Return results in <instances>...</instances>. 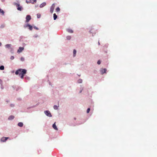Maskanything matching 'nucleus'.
Wrapping results in <instances>:
<instances>
[{"instance_id":"obj_35","label":"nucleus","mask_w":157,"mask_h":157,"mask_svg":"<svg viewBox=\"0 0 157 157\" xmlns=\"http://www.w3.org/2000/svg\"><path fill=\"white\" fill-rule=\"evenodd\" d=\"M34 2H36V0H33Z\"/></svg>"},{"instance_id":"obj_37","label":"nucleus","mask_w":157,"mask_h":157,"mask_svg":"<svg viewBox=\"0 0 157 157\" xmlns=\"http://www.w3.org/2000/svg\"><path fill=\"white\" fill-rule=\"evenodd\" d=\"M26 2L28 3V1L27 0L26 1Z\"/></svg>"},{"instance_id":"obj_7","label":"nucleus","mask_w":157,"mask_h":157,"mask_svg":"<svg viewBox=\"0 0 157 157\" xmlns=\"http://www.w3.org/2000/svg\"><path fill=\"white\" fill-rule=\"evenodd\" d=\"M17 9L18 10L21 11L22 9V7L20 6L19 4H17Z\"/></svg>"},{"instance_id":"obj_18","label":"nucleus","mask_w":157,"mask_h":157,"mask_svg":"<svg viewBox=\"0 0 157 157\" xmlns=\"http://www.w3.org/2000/svg\"><path fill=\"white\" fill-rule=\"evenodd\" d=\"M59 107V105L57 106L56 105H55L53 106L54 109H58Z\"/></svg>"},{"instance_id":"obj_33","label":"nucleus","mask_w":157,"mask_h":157,"mask_svg":"<svg viewBox=\"0 0 157 157\" xmlns=\"http://www.w3.org/2000/svg\"><path fill=\"white\" fill-rule=\"evenodd\" d=\"M34 28L35 29H37V30H38V28H37V27H34Z\"/></svg>"},{"instance_id":"obj_36","label":"nucleus","mask_w":157,"mask_h":157,"mask_svg":"<svg viewBox=\"0 0 157 157\" xmlns=\"http://www.w3.org/2000/svg\"><path fill=\"white\" fill-rule=\"evenodd\" d=\"M2 45V43L0 42V46Z\"/></svg>"},{"instance_id":"obj_15","label":"nucleus","mask_w":157,"mask_h":157,"mask_svg":"<svg viewBox=\"0 0 157 157\" xmlns=\"http://www.w3.org/2000/svg\"><path fill=\"white\" fill-rule=\"evenodd\" d=\"M67 31L68 32H69V33H72L73 32V31L72 29H67Z\"/></svg>"},{"instance_id":"obj_26","label":"nucleus","mask_w":157,"mask_h":157,"mask_svg":"<svg viewBox=\"0 0 157 157\" xmlns=\"http://www.w3.org/2000/svg\"><path fill=\"white\" fill-rule=\"evenodd\" d=\"M90 110V108H89L87 109V113H88L89 112Z\"/></svg>"},{"instance_id":"obj_24","label":"nucleus","mask_w":157,"mask_h":157,"mask_svg":"<svg viewBox=\"0 0 157 157\" xmlns=\"http://www.w3.org/2000/svg\"><path fill=\"white\" fill-rule=\"evenodd\" d=\"M37 17L38 18H40V17L41 15L40 13H38L37 14Z\"/></svg>"},{"instance_id":"obj_27","label":"nucleus","mask_w":157,"mask_h":157,"mask_svg":"<svg viewBox=\"0 0 157 157\" xmlns=\"http://www.w3.org/2000/svg\"><path fill=\"white\" fill-rule=\"evenodd\" d=\"M33 37L35 38H36L38 36L37 34H35L33 36Z\"/></svg>"},{"instance_id":"obj_29","label":"nucleus","mask_w":157,"mask_h":157,"mask_svg":"<svg viewBox=\"0 0 157 157\" xmlns=\"http://www.w3.org/2000/svg\"><path fill=\"white\" fill-rule=\"evenodd\" d=\"M21 60L22 61H24V58H23V57H21Z\"/></svg>"},{"instance_id":"obj_4","label":"nucleus","mask_w":157,"mask_h":157,"mask_svg":"<svg viewBox=\"0 0 157 157\" xmlns=\"http://www.w3.org/2000/svg\"><path fill=\"white\" fill-rule=\"evenodd\" d=\"M54 7L55 6L54 4H52V6L50 8V12L51 13H52L53 12V10L54 9Z\"/></svg>"},{"instance_id":"obj_6","label":"nucleus","mask_w":157,"mask_h":157,"mask_svg":"<svg viewBox=\"0 0 157 157\" xmlns=\"http://www.w3.org/2000/svg\"><path fill=\"white\" fill-rule=\"evenodd\" d=\"M8 137H2L1 140V141L2 142H5L8 139Z\"/></svg>"},{"instance_id":"obj_19","label":"nucleus","mask_w":157,"mask_h":157,"mask_svg":"<svg viewBox=\"0 0 157 157\" xmlns=\"http://www.w3.org/2000/svg\"><path fill=\"white\" fill-rule=\"evenodd\" d=\"M76 52V50L75 49H74L73 50V56L74 57L75 56Z\"/></svg>"},{"instance_id":"obj_14","label":"nucleus","mask_w":157,"mask_h":157,"mask_svg":"<svg viewBox=\"0 0 157 157\" xmlns=\"http://www.w3.org/2000/svg\"><path fill=\"white\" fill-rule=\"evenodd\" d=\"M23 124L22 123V122H19L18 124V125L20 127H22L23 126Z\"/></svg>"},{"instance_id":"obj_5","label":"nucleus","mask_w":157,"mask_h":157,"mask_svg":"<svg viewBox=\"0 0 157 157\" xmlns=\"http://www.w3.org/2000/svg\"><path fill=\"white\" fill-rule=\"evenodd\" d=\"M31 19V17L29 15H27L26 17V22H28Z\"/></svg>"},{"instance_id":"obj_22","label":"nucleus","mask_w":157,"mask_h":157,"mask_svg":"<svg viewBox=\"0 0 157 157\" xmlns=\"http://www.w3.org/2000/svg\"><path fill=\"white\" fill-rule=\"evenodd\" d=\"M56 12H58L60 10V8L59 7H57L56 9Z\"/></svg>"},{"instance_id":"obj_38","label":"nucleus","mask_w":157,"mask_h":157,"mask_svg":"<svg viewBox=\"0 0 157 157\" xmlns=\"http://www.w3.org/2000/svg\"><path fill=\"white\" fill-rule=\"evenodd\" d=\"M82 90H81V91H80V93H81L82 92Z\"/></svg>"},{"instance_id":"obj_3","label":"nucleus","mask_w":157,"mask_h":157,"mask_svg":"<svg viewBox=\"0 0 157 157\" xmlns=\"http://www.w3.org/2000/svg\"><path fill=\"white\" fill-rule=\"evenodd\" d=\"M44 113L47 116L49 117H51L52 116V115L50 113V112L48 111H44Z\"/></svg>"},{"instance_id":"obj_16","label":"nucleus","mask_w":157,"mask_h":157,"mask_svg":"<svg viewBox=\"0 0 157 157\" xmlns=\"http://www.w3.org/2000/svg\"><path fill=\"white\" fill-rule=\"evenodd\" d=\"M11 46V44H7L5 45V47L6 48H10Z\"/></svg>"},{"instance_id":"obj_28","label":"nucleus","mask_w":157,"mask_h":157,"mask_svg":"<svg viewBox=\"0 0 157 157\" xmlns=\"http://www.w3.org/2000/svg\"><path fill=\"white\" fill-rule=\"evenodd\" d=\"M5 25H2L1 26V28H4L5 27Z\"/></svg>"},{"instance_id":"obj_10","label":"nucleus","mask_w":157,"mask_h":157,"mask_svg":"<svg viewBox=\"0 0 157 157\" xmlns=\"http://www.w3.org/2000/svg\"><path fill=\"white\" fill-rule=\"evenodd\" d=\"M28 27L29 29L30 30H32L33 29L32 26L31 25H30L28 24L27 25H26L25 26V27Z\"/></svg>"},{"instance_id":"obj_32","label":"nucleus","mask_w":157,"mask_h":157,"mask_svg":"<svg viewBox=\"0 0 157 157\" xmlns=\"http://www.w3.org/2000/svg\"><path fill=\"white\" fill-rule=\"evenodd\" d=\"M10 106L11 107H13L14 106V105L13 104H11L10 105Z\"/></svg>"},{"instance_id":"obj_25","label":"nucleus","mask_w":157,"mask_h":157,"mask_svg":"<svg viewBox=\"0 0 157 157\" xmlns=\"http://www.w3.org/2000/svg\"><path fill=\"white\" fill-rule=\"evenodd\" d=\"M71 38V36H68L67 37V40H69Z\"/></svg>"},{"instance_id":"obj_11","label":"nucleus","mask_w":157,"mask_h":157,"mask_svg":"<svg viewBox=\"0 0 157 157\" xmlns=\"http://www.w3.org/2000/svg\"><path fill=\"white\" fill-rule=\"evenodd\" d=\"M56 122H55L52 125V127L53 128L55 129V130H58V128H57L56 124Z\"/></svg>"},{"instance_id":"obj_12","label":"nucleus","mask_w":157,"mask_h":157,"mask_svg":"<svg viewBox=\"0 0 157 157\" xmlns=\"http://www.w3.org/2000/svg\"><path fill=\"white\" fill-rule=\"evenodd\" d=\"M46 5V3L45 2H44L41 4L40 6V8H42L44 6H45Z\"/></svg>"},{"instance_id":"obj_23","label":"nucleus","mask_w":157,"mask_h":157,"mask_svg":"<svg viewBox=\"0 0 157 157\" xmlns=\"http://www.w3.org/2000/svg\"><path fill=\"white\" fill-rule=\"evenodd\" d=\"M4 69V67L3 66H1L0 67V69L1 70H3Z\"/></svg>"},{"instance_id":"obj_30","label":"nucleus","mask_w":157,"mask_h":157,"mask_svg":"<svg viewBox=\"0 0 157 157\" xmlns=\"http://www.w3.org/2000/svg\"><path fill=\"white\" fill-rule=\"evenodd\" d=\"M14 59V57L13 56H11L10 57V59H11V60H13V59Z\"/></svg>"},{"instance_id":"obj_2","label":"nucleus","mask_w":157,"mask_h":157,"mask_svg":"<svg viewBox=\"0 0 157 157\" xmlns=\"http://www.w3.org/2000/svg\"><path fill=\"white\" fill-rule=\"evenodd\" d=\"M26 73V70H23L22 71V74H21L20 76L21 78L23 79L24 78V75Z\"/></svg>"},{"instance_id":"obj_39","label":"nucleus","mask_w":157,"mask_h":157,"mask_svg":"<svg viewBox=\"0 0 157 157\" xmlns=\"http://www.w3.org/2000/svg\"><path fill=\"white\" fill-rule=\"evenodd\" d=\"M4 1V0H2V2H3Z\"/></svg>"},{"instance_id":"obj_34","label":"nucleus","mask_w":157,"mask_h":157,"mask_svg":"<svg viewBox=\"0 0 157 157\" xmlns=\"http://www.w3.org/2000/svg\"><path fill=\"white\" fill-rule=\"evenodd\" d=\"M2 80L0 79V83L2 84Z\"/></svg>"},{"instance_id":"obj_9","label":"nucleus","mask_w":157,"mask_h":157,"mask_svg":"<svg viewBox=\"0 0 157 157\" xmlns=\"http://www.w3.org/2000/svg\"><path fill=\"white\" fill-rule=\"evenodd\" d=\"M106 71V69H101V73L102 74L105 73Z\"/></svg>"},{"instance_id":"obj_13","label":"nucleus","mask_w":157,"mask_h":157,"mask_svg":"<svg viewBox=\"0 0 157 157\" xmlns=\"http://www.w3.org/2000/svg\"><path fill=\"white\" fill-rule=\"evenodd\" d=\"M14 117L13 115H11L8 118V120H12L14 119Z\"/></svg>"},{"instance_id":"obj_31","label":"nucleus","mask_w":157,"mask_h":157,"mask_svg":"<svg viewBox=\"0 0 157 157\" xmlns=\"http://www.w3.org/2000/svg\"><path fill=\"white\" fill-rule=\"evenodd\" d=\"M98 64H100L101 63V61L100 60H98L97 62Z\"/></svg>"},{"instance_id":"obj_1","label":"nucleus","mask_w":157,"mask_h":157,"mask_svg":"<svg viewBox=\"0 0 157 157\" xmlns=\"http://www.w3.org/2000/svg\"><path fill=\"white\" fill-rule=\"evenodd\" d=\"M23 70L25 69H20L16 71L15 74L17 75L19 74V75L20 76L21 74H22V71Z\"/></svg>"},{"instance_id":"obj_20","label":"nucleus","mask_w":157,"mask_h":157,"mask_svg":"<svg viewBox=\"0 0 157 157\" xmlns=\"http://www.w3.org/2000/svg\"><path fill=\"white\" fill-rule=\"evenodd\" d=\"M0 13H2V14L3 15L4 14V11L2 10L1 9H0Z\"/></svg>"},{"instance_id":"obj_17","label":"nucleus","mask_w":157,"mask_h":157,"mask_svg":"<svg viewBox=\"0 0 157 157\" xmlns=\"http://www.w3.org/2000/svg\"><path fill=\"white\" fill-rule=\"evenodd\" d=\"M57 17V15H56V13L53 14V17L54 20H56Z\"/></svg>"},{"instance_id":"obj_8","label":"nucleus","mask_w":157,"mask_h":157,"mask_svg":"<svg viewBox=\"0 0 157 157\" xmlns=\"http://www.w3.org/2000/svg\"><path fill=\"white\" fill-rule=\"evenodd\" d=\"M24 49V48L23 47H20L19 48V49L17 50V52L20 53Z\"/></svg>"},{"instance_id":"obj_21","label":"nucleus","mask_w":157,"mask_h":157,"mask_svg":"<svg viewBox=\"0 0 157 157\" xmlns=\"http://www.w3.org/2000/svg\"><path fill=\"white\" fill-rule=\"evenodd\" d=\"M82 80L81 79H78V83H81L82 82Z\"/></svg>"}]
</instances>
